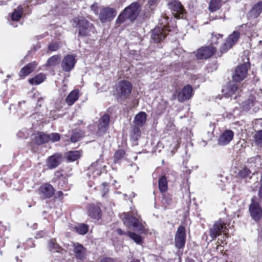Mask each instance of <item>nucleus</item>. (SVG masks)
I'll return each mask as SVG.
<instances>
[{"instance_id":"1","label":"nucleus","mask_w":262,"mask_h":262,"mask_svg":"<svg viewBox=\"0 0 262 262\" xmlns=\"http://www.w3.org/2000/svg\"><path fill=\"white\" fill-rule=\"evenodd\" d=\"M121 217L124 224L129 229H133L136 231L142 232L144 230V226L139 220V217L136 211L123 213Z\"/></svg>"},{"instance_id":"2","label":"nucleus","mask_w":262,"mask_h":262,"mask_svg":"<svg viewBox=\"0 0 262 262\" xmlns=\"http://www.w3.org/2000/svg\"><path fill=\"white\" fill-rule=\"evenodd\" d=\"M139 12L140 5L138 3H133L120 14L116 20V23L121 24L126 19L133 21L138 17Z\"/></svg>"},{"instance_id":"3","label":"nucleus","mask_w":262,"mask_h":262,"mask_svg":"<svg viewBox=\"0 0 262 262\" xmlns=\"http://www.w3.org/2000/svg\"><path fill=\"white\" fill-rule=\"evenodd\" d=\"M117 99L119 101L126 99L130 95L133 85L127 80H121L116 85Z\"/></svg>"},{"instance_id":"4","label":"nucleus","mask_w":262,"mask_h":262,"mask_svg":"<svg viewBox=\"0 0 262 262\" xmlns=\"http://www.w3.org/2000/svg\"><path fill=\"white\" fill-rule=\"evenodd\" d=\"M105 167L106 166L103 164L102 159L100 158L92 163L88 168L87 175L90 178H95L106 171Z\"/></svg>"},{"instance_id":"5","label":"nucleus","mask_w":262,"mask_h":262,"mask_svg":"<svg viewBox=\"0 0 262 262\" xmlns=\"http://www.w3.org/2000/svg\"><path fill=\"white\" fill-rule=\"evenodd\" d=\"M227 230L225 224L222 220H219L215 222L209 229V236L211 238L210 241H212L222 233L227 235Z\"/></svg>"},{"instance_id":"6","label":"nucleus","mask_w":262,"mask_h":262,"mask_svg":"<svg viewBox=\"0 0 262 262\" xmlns=\"http://www.w3.org/2000/svg\"><path fill=\"white\" fill-rule=\"evenodd\" d=\"M73 21L75 26H78L79 28V35L85 36L92 31V25L84 17H76L74 18Z\"/></svg>"},{"instance_id":"7","label":"nucleus","mask_w":262,"mask_h":262,"mask_svg":"<svg viewBox=\"0 0 262 262\" xmlns=\"http://www.w3.org/2000/svg\"><path fill=\"white\" fill-rule=\"evenodd\" d=\"M249 211L251 218L256 222L259 221L262 217V208L259 203L255 201L253 197L251 199Z\"/></svg>"},{"instance_id":"8","label":"nucleus","mask_w":262,"mask_h":262,"mask_svg":"<svg viewBox=\"0 0 262 262\" xmlns=\"http://www.w3.org/2000/svg\"><path fill=\"white\" fill-rule=\"evenodd\" d=\"M38 194L41 200L50 199L55 194V189L49 183L42 184L38 189Z\"/></svg>"},{"instance_id":"9","label":"nucleus","mask_w":262,"mask_h":262,"mask_svg":"<svg viewBox=\"0 0 262 262\" xmlns=\"http://www.w3.org/2000/svg\"><path fill=\"white\" fill-rule=\"evenodd\" d=\"M249 68V64L246 62L237 67L232 75L233 80L236 82L243 80L247 76Z\"/></svg>"},{"instance_id":"10","label":"nucleus","mask_w":262,"mask_h":262,"mask_svg":"<svg viewBox=\"0 0 262 262\" xmlns=\"http://www.w3.org/2000/svg\"><path fill=\"white\" fill-rule=\"evenodd\" d=\"M169 9L177 18H183L185 11L180 2L177 1H171L168 3Z\"/></svg>"},{"instance_id":"11","label":"nucleus","mask_w":262,"mask_h":262,"mask_svg":"<svg viewBox=\"0 0 262 262\" xmlns=\"http://www.w3.org/2000/svg\"><path fill=\"white\" fill-rule=\"evenodd\" d=\"M239 35V32L237 31H233L231 34L228 36L225 42L221 47L220 49L221 52L224 53L231 49L238 40Z\"/></svg>"},{"instance_id":"12","label":"nucleus","mask_w":262,"mask_h":262,"mask_svg":"<svg viewBox=\"0 0 262 262\" xmlns=\"http://www.w3.org/2000/svg\"><path fill=\"white\" fill-rule=\"evenodd\" d=\"M186 232L184 227L180 226L177 229L176 232L174 242L175 246L178 249L183 248L186 242Z\"/></svg>"},{"instance_id":"13","label":"nucleus","mask_w":262,"mask_h":262,"mask_svg":"<svg viewBox=\"0 0 262 262\" xmlns=\"http://www.w3.org/2000/svg\"><path fill=\"white\" fill-rule=\"evenodd\" d=\"M117 14L116 11L112 8H103L100 12L99 19L101 23H105L112 20Z\"/></svg>"},{"instance_id":"14","label":"nucleus","mask_w":262,"mask_h":262,"mask_svg":"<svg viewBox=\"0 0 262 262\" xmlns=\"http://www.w3.org/2000/svg\"><path fill=\"white\" fill-rule=\"evenodd\" d=\"M165 25L155 28L152 31L151 35V41L158 43L164 39L166 36V32L164 29Z\"/></svg>"},{"instance_id":"15","label":"nucleus","mask_w":262,"mask_h":262,"mask_svg":"<svg viewBox=\"0 0 262 262\" xmlns=\"http://www.w3.org/2000/svg\"><path fill=\"white\" fill-rule=\"evenodd\" d=\"M214 52V47H204L198 50L195 56L196 58L199 59H207L210 57Z\"/></svg>"},{"instance_id":"16","label":"nucleus","mask_w":262,"mask_h":262,"mask_svg":"<svg viewBox=\"0 0 262 262\" xmlns=\"http://www.w3.org/2000/svg\"><path fill=\"white\" fill-rule=\"evenodd\" d=\"M110 120V117L108 114H104L100 118L98 121L97 131L99 135H102L106 133Z\"/></svg>"},{"instance_id":"17","label":"nucleus","mask_w":262,"mask_h":262,"mask_svg":"<svg viewBox=\"0 0 262 262\" xmlns=\"http://www.w3.org/2000/svg\"><path fill=\"white\" fill-rule=\"evenodd\" d=\"M75 63V57L73 55H67L62 60L61 68L63 71L69 72L74 68Z\"/></svg>"},{"instance_id":"18","label":"nucleus","mask_w":262,"mask_h":262,"mask_svg":"<svg viewBox=\"0 0 262 262\" xmlns=\"http://www.w3.org/2000/svg\"><path fill=\"white\" fill-rule=\"evenodd\" d=\"M250 168L247 166L241 167L237 173V177L243 179H251L252 176L255 174L256 170L253 168L250 169Z\"/></svg>"},{"instance_id":"19","label":"nucleus","mask_w":262,"mask_h":262,"mask_svg":"<svg viewBox=\"0 0 262 262\" xmlns=\"http://www.w3.org/2000/svg\"><path fill=\"white\" fill-rule=\"evenodd\" d=\"M192 88L190 85H185L179 93L178 98L180 102L189 99L192 96Z\"/></svg>"},{"instance_id":"20","label":"nucleus","mask_w":262,"mask_h":262,"mask_svg":"<svg viewBox=\"0 0 262 262\" xmlns=\"http://www.w3.org/2000/svg\"><path fill=\"white\" fill-rule=\"evenodd\" d=\"M234 133L231 130H225L219 137L218 144L221 146H224L229 144L233 139Z\"/></svg>"},{"instance_id":"21","label":"nucleus","mask_w":262,"mask_h":262,"mask_svg":"<svg viewBox=\"0 0 262 262\" xmlns=\"http://www.w3.org/2000/svg\"><path fill=\"white\" fill-rule=\"evenodd\" d=\"M73 251L77 259L83 260L85 258L86 250L81 244L78 243H74Z\"/></svg>"},{"instance_id":"22","label":"nucleus","mask_w":262,"mask_h":262,"mask_svg":"<svg viewBox=\"0 0 262 262\" xmlns=\"http://www.w3.org/2000/svg\"><path fill=\"white\" fill-rule=\"evenodd\" d=\"M61 161V155L56 153L49 157L47 161V165L50 169H53L57 167Z\"/></svg>"},{"instance_id":"23","label":"nucleus","mask_w":262,"mask_h":262,"mask_svg":"<svg viewBox=\"0 0 262 262\" xmlns=\"http://www.w3.org/2000/svg\"><path fill=\"white\" fill-rule=\"evenodd\" d=\"M237 90V84L233 81H230L228 83L227 85L223 89V92L226 97H228L234 94Z\"/></svg>"},{"instance_id":"24","label":"nucleus","mask_w":262,"mask_h":262,"mask_svg":"<svg viewBox=\"0 0 262 262\" xmlns=\"http://www.w3.org/2000/svg\"><path fill=\"white\" fill-rule=\"evenodd\" d=\"M146 114L144 112H141L135 116L133 123L136 126L142 127L146 123Z\"/></svg>"},{"instance_id":"25","label":"nucleus","mask_w":262,"mask_h":262,"mask_svg":"<svg viewBox=\"0 0 262 262\" xmlns=\"http://www.w3.org/2000/svg\"><path fill=\"white\" fill-rule=\"evenodd\" d=\"M33 141L37 145H41L48 142L47 134L42 132H38L34 135Z\"/></svg>"},{"instance_id":"26","label":"nucleus","mask_w":262,"mask_h":262,"mask_svg":"<svg viewBox=\"0 0 262 262\" xmlns=\"http://www.w3.org/2000/svg\"><path fill=\"white\" fill-rule=\"evenodd\" d=\"M101 209L98 206L91 205L89 208V215L95 219H99L101 217Z\"/></svg>"},{"instance_id":"27","label":"nucleus","mask_w":262,"mask_h":262,"mask_svg":"<svg viewBox=\"0 0 262 262\" xmlns=\"http://www.w3.org/2000/svg\"><path fill=\"white\" fill-rule=\"evenodd\" d=\"M37 64L31 62L23 67L19 72L20 76H26L31 73L34 69Z\"/></svg>"},{"instance_id":"28","label":"nucleus","mask_w":262,"mask_h":262,"mask_svg":"<svg viewBox=\"0 0 262 262\" xmlns=\"http://www.w3.org/2000/svg\"><path fill=\"white\" fill-rule=\"evenodd\" d=\"M79 91L75 90L72 91L67 96L66 102L69 105H73L79 98Z\"/></svg>"},{"instance_id":"29","label":"nucleus","mask_w":262,"mask_h":262,"mask_svg":"<svg viewBox=\"0 0 262 262\" xmlns=\"http://www.w3.org/2000/svg\"><path fill=\"white\" fill-rule=\"evenodd\" d=\"M46 78V75L44 74L40 73L34 77L29 79V82L32 85H38L42 83Z\"/></svg>"},{"instance_id":"30","label":"nucleus","mask_w":262,"mask_h":262,"mask_svg":"<svg viewBox=\"0 0 262 262\" xmlns=\"http://www.w3.org/2000/svg\"><path fill=\"white\" fill-rule=\"evenodd\" d=\"M80 152L78 150L70 151L66 154V158L68 161L73 162L76 161L80 157Z\"/></svg>"},{"instance_id":"31","label":"nucleus","mask_w":262,"mask_h":262,"mask_svg":"<svg viewBox=\"0 0 262 262\" xmlns=\"http://www.w3.org/2000/svg\"><path fill=\"white\" fill-rule=\"evenodd\" d=\"M60 59L61 58L59 55L52 56L47 60L46 66L47 67H54L60 62Z\"/></svg>"},{"instance_id":"32","label":"nucleus","mask_w":262,"mask_h":262,"mask_svg":"<svg viewBox=\"0 0 262 262\" xmlns=\"http://www.w3.org/2000/svg\"><path fill=\"white\" fill-rule=\"evenodd\" d=\"M262 12V2L256 4L251 10V15L254 17H257Z\"/></svg>"},{"instance_id":"33","label":"nucleus","mask_w":262,"mask_h":262,"mask_svg":"<svg viewBox=\"0 0 262 262\" xmlns=\"http://www.w3.org/2000/svg\"><path fill=\"white\" fill-rule=\"evenodd\" d=\"M89 229V226L85 224H79L74 227V230L79 234L84 235L86 234Z\"/></svg>"},{"instance_id":"34","label":"nucleus","mask_w":262,"mask_h":262,"mask_svg":"<svg viewBox=\"0 0 262 262\" xmlns=\"http://www.w3.org/2000/svg\"><path fill=\"white\" fill-rule=\"evenodd\" d=\"M222 6L221 0H210L209 10L211 12H215L219 10Z\"/></svg>"},{"instance_id":"35","label":"nucleus","mask_w":262,"mask_h":262,"mask_svg":"<svg viewBox=\"0 0 262 262\" xmlns=\"http://www.w3.org/2000/svg\"><path fill=\"white\" fill-rule=\"evenodd\" d=\"M23 8L21 6L17 7V9H15L11 15V19L13 21H17L21 17Z\"/></svg>"},{"instance_id":"36","label":"nucleus","mask_w":262,"mask_h":262,"mask_svg":"<svg viewBox=\"0 0 262 262\" xmlns=\"http://www.w3.org/2000/svg\"><path fill=\"white\" fill-rule=\"evenodd\" d=\"M159 188L161 192H165L167 189V182L165 176H163L159 180Z\"/></svg>"},{"instance_id":"37","label":"nucleus","mask_w":262,"mask_h":262,"mask_svg":"<svg viewBox=\"0 0 262 262\" xmlns=\"http://www.w3.org/2000/svg\"><path fill=\"white\" fill-rule=\"evenodd\" d=\"M49 248L53 252H60L61 247L56 243L55 239H51L49 243Z\"/></svg>"},{"instance_id":"38","label":"nucleus","mask_w":262,"mask_h":262,"mask_svg":"<svg viewBox=\"0 0 262 262\" xmlns=\"http://www.w3.org/2000/svg\"><path fill=\"white\" fill-rule=\"evenodd\" d=\"M127 235L132 239L137 244H141L142 242L141 236L135 233L127 231Z\"/></svg>"},{"instance_id":"39","label":"nucleus","mask_w":262,"mask_h":262,"mask_svg":"<svg viewBox=\"0 0 262 262\" xmlns=\"http://www.w3.org/2000/svg\"><path fill=\"white\" fill-rule=\"evenodd\" d=\"M125 151L123 149H119L116 151L114 156L115 163L119 162L124 157Z\"/></svg>"},{"instance_id":"40","label":"nucleus","mask_w":262,"mask_h":262,"mask_svg":"<svg viewBox=\"0 0 262 262\" xmlns=\"http://www.w3.org/2000/svg\"><path fill=\"white\" fill-rule=\"evenodd\" d=\"M255 144L260 147L262 146V130L258 131L254 135Z\"/></svg>"},{"instance_id":"41","label":"nucleus","mask_w":262,"mask_h":262,"mask_svg":"<svg viewBox=\"0 0 262 262\" xmlns=\"http://www.w3.org/2000/svg\"><path fill=\"white\" fill-rule=\"evenodd\" d=\"M48 142L52 141V142H55L59 141L60 140V135L58 133H52L50 135H48Z\"/></svg>"},{"instance_id":"42","label":"nucleus","mask_w":262,"mask_h":262,"mask_svg":"<svg viewBox=\"0 0 262 262\" xmlns=\"http://www.w3.org/2000/svg\"><path fill=\"white\" fill-rule=\"evenodd\" d=\"M59 48V43L57 42L51 43L48 47L49 51L51 52L56 51Z\"/></svg>"},{"instance_id":"43","label":"nucleus","mask_w":262,"mask_h":262,"mask_svg":"<svg viewBox=\"0 0 262 262\" xmlns=\"http://www.w3.org/2000/svg\"><path fill=\"white\" fill-rule=\"evenodd\" d=\"M222 36L223 35L220 34L213 35L211 39V46L210 47H214V45L218 42L217 40L221 38Z\"/></svg>"},{"instance_id":"44","label":"nucleus","mask_w":262,"mask_h":262,"mask_svg":"<svg viewBox=\"0 0 262 262\" xmlns=\"http://www.w3.org/2000/svg\"><path fill=\"white\" fill-rule=\"evenodd\" d=\"M140 127H141V126H136L134 124V126L132 128V132L136 137L140 135L141 132L139 128Z\"/></svg>"},{"instance_id":"45","label":"nucleus","mask_w":262,"mask_h":262,"mask_svg":"<svg viewBox=\"0 0 262 262\" xmlns=\"http://www.w3.org/2000/svg\"><path fill=\"white\" fill-rule=\"evenodd\" d=\"M80 139V136L78 133H74L71 138V140L72 142L75 143L79 141Z\"/></svg>"},{"instance_id":"46","label":"nucleus","mask_w":262,"mask_h":262,"mask_svg":"<svg viewBox=\"0 0 262 262\" xmlns=\"http://www.w3.org/2000/svg\"><path fill=\"white\" fill-rule=\"evenodd\" d=\"M158 2V0H148V4L150 7L156 6Z\"/></svg>"},{"instance_id":"47","label":"nucleus","mask_w":262,"mask_h":262,"mask_svg":"<svg viewBox=\"0 0 262 262\" xmlns=\"http://www.w3.org/2000/svg\"><path fill=\"white\" fill-rule=\"evenodd\" d=\"M259 159V156H256L254 157H251L248 159V163H255L256 160Z\"/></svg>"},{"instance_id":"48","label":"nucleus","mask_w":262,"mask_h":262,"mask_svg":"<svg viewBox=\"0 0 262 262\" xmlns=\"http://www.w3.org/2000/svg\"><path fill=\"white\" fill-rule=\"evenodd\" d=\"M116 232L120 235H127V232H125L124 231H123L121 229H117L116 230Z\"/></svg>"},{"instance_id":"49","label":"nucleus","mask_w":262,"mask_h":262,"mask_svg":"<svg viewBox=\"0 0 262 262\" xmlns=\"http://www.w3.org/2000/svg\"><path fill=\"white\" fill-rule=\"evenodd\" d=\"M55 195L56 198H62L63 193L61 191H58L56 192Z\"/></svg>"},{"instance_id":"50","label":"nucleus","mask_w":262,"mask_h":262,"mask_svg":"<svg viewBox=\"0 0 262 262\" xmlns=\"http://www.w3.org/2000/svg\"><path fill=\"white\" fill-rule=\"evenodd\" d=\"M100 262H115L114 260L111 258H104L102 259Z\"/></svg>"},{"instance_id":"51","label":"nucleus","mask_w":262,"mask_h":262,"mask_svg":"<svg viewBox=\"0 0 262 262\" xmlns=\"http://www.w3.org/2000/svg\"><path fill=\"white\" fill-rule=\"evenodd\" d=\"M98 5L97 4H94L91 6V9L93 10L95 12L97 13V9H98Z\"/></svg>"},{"instance_id":"52","label":"nucleus","mask_w":262,"mask_h":262,"mask_svg":"<svg viewBox=\"0 0 262 262\" xmlns=\"http://www.w3.org/2000/svg\"><path fill=\"white\" fill-rule=\"evenodd\" d=\"M246 103L248 105V106L247 108H250V106H252L254 105V102L253 101L251 100L250 99L248 100Z\"/></svg>"},{"instance_id":"53","label":"nucleus","mask_w":262,"mask_h":262,"mask_svg":"<svg viewBox=\"0 0 262 262\" xmlns=\"http://www.w3.org/2000/svg\"><path fill=\"white\" fill-rule=\"evenodd\" d=\"M17 135L19 138H26L28 136L27 135H24L22 132H19V133H18Z\"/></svg>"},{"instance_id":"54","label":"nucleus","mask_w":262,"mask_h":262,"mask_svg":"<svg viewBox=\"0 0 262 262\" xmlns=\"http://www.w3.org/2000/svg\"><path fill=\"white\" fill-rule=\"evenodd\" d=\"M258 196L259 199L262 201V187H260L259 189Z\"/></svg>"},{"instance_id":"55","label":"nucleus","mask_w":262,"mask_h":262,"mask_svg":"<svg viewBox=\"0 0 262 262\" xmlns=\"http://www.w3.org/2000/svg\"><path fill=\"white\" fill-rule=\"evenodd\" d=\"M43 100V99L42 97L38 98L37 105H38L39 106H41Z\"/></svg>"},{"instance_id":"56","label":"nucleus","mask_w":262,"mask_h":262,"mask_svg":"<svg viewBox=\"0 0 262 262\" xmlns=\"http://www.w3.org/2000/svg\"><path fill=\"white\" fill-rule=\"evenodd\" d=\"M186 262H195V260L191 258H187L186 259Z\"/></svg>"},{"instance_id":"57","label":"nucleus","mask_w":262,"mask_h":262,"mask_svg":"<svg viewBox=\"0 0 262 262\" xmlns=\"http://www.w3.org/2000/svg\"><path fill=\"white\" fill-rule=\"evenodd\" d=\"M15 259H16V260L17 261V262H21V260L19 259L18 256H16Z\"/></svg>"},{"instance_id":"58","label":"nucleus","mask_w":262,"mask_h":262,"mask_svg":"<svg viewBox=\"0 0 262 262\" xmlns=\"http://www.w3.org/2000/svg\"><path fill=\"white\" fill-rule=\"evenodd\" d=\"M167 21H168L167 19V18H165V22H164V23L162 22V24L164 23V24H165V25H166V24H167L168 23V22H167Z\"/></svg>"},{"instance_id":"59","label":"nucleus","mask_w":262,"mask_h":262,"mask_svg":"<svg viewBox=\"0 0 262 262\" xmlns=\"http://www.w3.org/2000/svg\"><path fill=\"white\" fill-rule=\"evenodd\" d=\"M186 172L187 174H189L190 173V170H186Z\"/></svg>"},{"instance_id":"60","label":"nucleus","mask_w":262,"mask_h":262,"mask_svg":"<svg viewBox=\"0 0 262 262\" xmlns=\"http://www.w3.org/2000/svg\"><path fill=\"white\" fill-rule=\"evenodd\" d=\"M130 262H140V261L139 260H133Z\"/></svg>"},{"instance_id":"61","label":"nucleus","mask_w":262,"mask_h":262,"mask_svg":"<svg viewBox=\"0 0 262 262\" xmlns=\"http://www.w3.org/2000/svg\"><path fill=\"white\" fill-rule=\"evenodd\" d=\"M22 103H25V101L19 102V105H21Z\"/></svg>"},{"instance_id":"62","label":"nucleus","mask_w":262,"mask_h":262,"mask_svg":"<svg viewBox=\"0 0 262 262\" xmlns=\"http://www.w3.org/2000/svg\"><path fill=\"white\" fill-rule=\"evenodd\" d=\"M28 242H30V243H32V239H29L28 241Z\"/></svg>"},{"instance_id":"63","label":"nucleus","mask_w":262,"mask_h":262,"mask_svg":"<svg viewBox=\"0 0 262 262\" xmlns=\"http://www.w3.org/2000/svg\"><path fill=\"white\" fill-rule=\"evenodd\" d=\"M259 42L260 43L262 44V40L259 41Z\"/></svg>"},{"instance_id":"64","label":"nucleus","mask_w":262,"mask_h":262,"mask_svg":"<svg viewBox=\"0 0 262 262\" xmlns=\"http://www.w3.org/2000/svg\"><path fill=\"white\" fill-rule=\"evenodd\" d=\"M19 247V245H18L17 247V248H18Z\"/></svg>"}]
</instances>
